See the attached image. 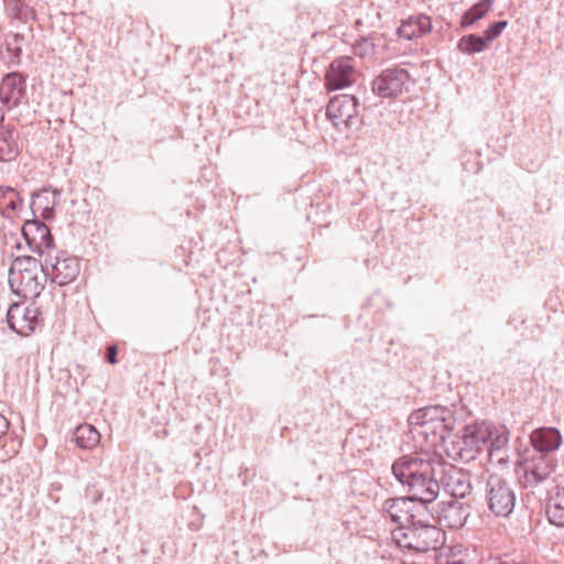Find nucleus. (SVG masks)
Instances as JSON below:
<instances>
[{
    "label": "nucleus",
    "instance_id": "412c9836",
    "mask_svg": "<svg viewBox=\"0 0 564 564\" xmlns=\"http://www.w3.org/2000/svg\"><path fill=\"white\" fill-rule=\"evenodd\" d=\"M432 30L431 19L427 15L420 14L416 17H410L398 29V33L401 37L412 40L421 37Z\"/></svg>",
    "mask_w": 564,
    "mask_h": 564
},
{
    "label": "nucleus",
    "instance_id": "c756f323",
    "mask_svg": "<svg viewBox=\"0 0 564 564\" xmlns=\"http://www.w3.org/2000/svg\"><path fill=\"white\" fill-rule=\"evenodd\" d=\"M507 25H508L507 20L497 21V22L492 23L491 25H489L484 32V39L486 40V43L496 40L502 33V31L507 28Z\"/></svg>",
    "mask_w": 564,
    "mask_h": 564
},
{
    "label": "nucleus",
    "instance_id": "2eb2a0df",
    "mask_svg": "<svg viewBox=\"0 0 564 564\" xmlns=\"http://www.w3.org/2000/svg\"><path fill=\"white\" fill-rule=\"evenodd\" d=\"M25 95V78L17 72L7 74L0 83V101L8 109L19 106Z\"/></svg>",
    "mask_w": 564,
    "mask_h": 564
},
{
    "label": "nucleus",
    "instance_id": "bb28decb",
    "mask_svg": "<svg viewBox=\"0 0 564 564\" xmlns=\"http://www.w3.org/2000/svg\"><path fill=\"white\" fill-rule=\"evenodd\" d=\"M7 10L12 14L15 19L19 20H29L34 19L35 12L33 8L30 6L32 0L28 2L25 0H3Z\"/></svg>",
    "mask_w": 564,
    "mask_h": 564
},
{
    "label": "nucleus",
    "instance_id": "9b49d317",
    "mask_svg": "<svg viewBox=\"0 0 564 564\" xmlns=\"http://www.w3.org/2000/svg\"><path fill=\"white\" fill-rule=\"evenodd\" d=\"M408 70L403 68H387L371 83L372 93L380 98H394L403 93L409 82Z\"/></svg>",
    "mask_w": 564,
    "mask_h": 564
},
{
    "label": "nucleus",
    "instance_id": "72a5a7b5",
    "mask_svg": "<svg viewBox=\"0 0 564 564\" xmlns=\"http://www.w3.org/2000/svg\"><path fill=\"white\" fill-rule=\"evenodd\" d=\"M436 564H465V562L455 557H446L438 558Z\"/></svg>",
    "mask_w": 564,
    "mask_h": 564
},
{
    "label": "nucleus",
    "instance_id": "7ed1b4c3",
    "mask_svg": "<svg viewBox=\"0 0 564 564\" xmlns=\"http://www.w3.org/2000/svg\"><path fill=\"white\" fill-rule=\"evenodd\" d=\"M46 280L42 261L31 256L15 258L9 270V284L12 292L24 299L37 297Z\"/></svg>",
    "mask_w": 564,
    "mask_h": 564
},
{
    "label": "nucleus",
    "instance_id": "1a4fd4ad",
    "mask_svg": "<svg viewBox=\"0 0 564 564\" xmlns=\"http://www.w3.org/2000/svg\"><path fill=\"white\" fill-rule=\"evenodd\" d=\"M438 491L441 488L454 498H465L471 492L470 475L440 458Z\"/></svg>",
    "mask_w": 564,
    "mask_h": 564
},
{
    "label": "nucleus",
    "instance_id": "a211bd4d",
    "mask_svg": "<svg viewBox=\"0 0 564 564\" xmlns=\"http://www.w3.org/2000/svg\"><path fill=\"white\" fill-rule=\"evenodd\" d=\"M544 511L549 522L555 527H564V488L557 485L547 487Z\"/></svg>",
    "mask_w": 564,
    "mask_h": 564
},
{
    "label": "nucleus",
    "instance_id": "f03ea898",
    "mask_svg": "<svg viewBox=\"0 0 564 564\" xmlns=\"http://www.w3.org/2000/svg\"><path fill=\"white\" fill-rule=\"evenodd\" d=\"M455 409L443 405L421 408L409 416L412 433L422 436L429 447L435 448L444 444L457 424Z\"/></svg>",
    "mask_w": 564,
    "mask_h": 564
},
{
    "label": "nucleus",
    "instance_id": "393cba45",
    "mask_svg": "<svg viewBox=\"0 0 564 564\" xmlns=\"http://www.w3.org/2000/svg\"><path fill=\"white\" fill-rule=\"evenodd\" d=\"M56 204V193L43 191L33 197L32 206L36 210H41L44 219H50L54 214V205Z\"/></svg>",
    "mask_w": 564,
    "mask_h": 564
},
{
    "label": "nucleus",
    "instance_id": "4468645a",
    "mask_svg": "<svg viewBox=\"0 0 564 564\" xmlns=\"http://www.w3.org/2000/svg\"><path fill=\"white\" fill-rule=\"evenodd\" d=\"M356 79L354 59L349 56L335 58L325 75V87L328 90H338L350 86Z\"/></svg>",
    "mask_w": 564,
    "mask_h": 564
},
{
    "label": "nucleus",
    "instance_id": "20e7f679",
    "mask_svg": "<svg viewBox=\"0 0 564 564\" xmlns=\"http://www.w3.org/2000/svg\"><path fill=\"white\" fill-rule=\"evenodd\" d=\"M392 539L400 547L424 553L442 546L445 533L435 525L411 521L392 530Z\"/></svg>",
    "mask_w": 564,
    "mask_h": 564
},
{
    "label": "nucleus",
    "instance_id": "4be33fe9",
    "mask_svg": "<svg viewBox=\"0 0 564 564\" xmlns=\"http://www.w3.org/2000/svg\"><path fill=\"white\" fill-rule=\"evenodd\" d=\"M22 207L20 194L10 186H0V212L8 217L14 215Z\"/></svg>",
    "mask_w": 564,
    "mask_h": 564
},
{
    "label": "nucleus",
    "instance_id": "f3484780",
    "mask_svg": "<svg viewBox=\"0 0 564 564\" xmlns=\"http://www.w3.org/2000/svg\"><path fill=\"white\" fill-rule=\"evenodd\" d=\"M470 516V505L452 499L441 503L438 511V521L451 529H460L465 525Z\"/></svg>",
    "mask_w": 564,
    "mask_h": 564
},
{
    "label": "nucleus",
    "instance_id": "dca6fc26",
    "mask_svg": "<svg viewBox=\"0 0 564 564\" xmlns=\"http://www.w3.org/2000/svg\"><path fill=\"white\" fill-rule=\"evenodd\" d=\"M563 443L561 432L556 427H539L531 432L530 444L535 454L553 456Z\"/></svg>",
    "mask_w": 564,
    "mask_h": 564
},
{
    "label": "nucleus",
    "instance_id": "39448f33",
    "mask_svg": "<svg viewBox=\"0 0 564 564\" xmlns=\"http://www.w3.org/2000/svg\"><path fill=\"white\" fill-rule=\"evenodd\" d=\"M485 501L494 516L507 518L512 513L517 501L512 484L499 475H489L485 485Z\"/></svg>",
    "mask_w": 564,
    "mask_h": 564
},
{
    "label": "nucleus",
    "instance_id": "cd10ccee",
    "mask_svg": "<svg viewBox=\"0 0 564 564\" xmlns=\"http://www.w3.org/2000/svg\"><path fill=\"white\" fill-rule=\"evenodd\" d=\"M486 47V40L476 34L464 35L457 43V48L465 54L480 53Z\"/></svg>",
    "mask_w": 564,
    "mask_h": 564
},
{
    "label": "nucleus",
    "instance_id": "5701e85b",
    "mask_svg": "<svg viewBox=\"0 0 564 564\" xmlns=\"http://www.w3.org/2000/svg\"><path fill=\"white\" fill-rule=\"evenodd\" d=\"M73 440L80 448H94L100 441L99 432L90 424L77 426L73 433Z\"/></svg>",
    "mask_w": 564,
    "mask_h": 564
},
{
    "label": "nucleus",
    "instance_id": "2f4dec72",
    "mask_svg": "<svg viewBox=\"0 0 564 564\" xmlns=\"http://www.w3.org/2000/svg\"><path fill=\"white\" fill-rule=\"evenodd\" d=\"M117 355H118L117 346L110 345L107 347L106 359L109 364H111V365L117 364V361H118Z\"/></svg>",
    "mask_w": 564,
    "mask_h": 564
},
{
    "label": "nucleus",
    "instance_id": "0eeeda50",
    "mask_svg": "<svg viewBox=\"0 0 564 564\" xmlns=\"http://www.w3.org/2000/svg\"><path fill=\"white\" fill-rule=\"evenodd\" d=\"M42 268L46 279H51L53 283L59 286L73 282L80 271L79 260L66 252H57L55 256L50 253L42 261Z\"/></svg>",
    "mask_w": 564,
    "mask_h": 564
},
{
    "label": "nucleus",
    "instance_id": "9d476101",
    "mask_svg": "<svg viewBox=\"0 0 564 564\" xmlns=\"http://www.w3.org/2000/svg\"><path fill=\"white\" fill-rule=\"evenodd\" d=\"M22 236L30 250L40 257L55 251L54 238L50 228L40 220H28L22 226Z\"/></svg>",
    "mask_w": 564,
    "mask_h": 564
},
{
    "label": "nucleus",
    "instance_id": "f257e3e1",
    "mask_svg": "<svg viewBox=\"0 0 564 564\" xmlns=\"http://www.w3.org/2000/svg\"><path fill=\"white\" fill-rule=\"evenodd\" d=\"M392 474L406 490L410 500L422 503L434 501L438 496L440 457L402 456L392 465Z\"/></svg>",
    "mask_w": 564,
    "mask_h": 564
},
{
    "label": "nucleus",
    "instance_id": "473e14b6",
    "mask_svg": "<svg viewBox=\"0 0 564 564\" xmlns=\"http://www.w3.org/2000/svg\"><path fill=\"white\" fill-rule=\"evenodd\" d=\"M9 426L10 423L8 419L4 415L0 414V441L7 436Z\"/></svg>",
    "mask_w": 564,
    "mask_h": 564
},
{
    "label": "nucleus",
    "instance_id": "6ab92c4d",
    "mask_svg": "<svg viewBox=\"0 0 564 564\" xmlns=\"http://www.w3.org/2000/svg\"><path fill=\"white\" fill-rule=\"evenodd\" d=\"M491 435L488 440L487 451L490 459L496 458L498 463H507V446L509 443V431L506 426H496L490 423Z\"/></svg>",
    "mask_w": 564,
    "mask_h": 564
},
{
    "label": "nucleus",
    "instance_id": "ddd939ff",
    "mask_svg": "<svg viewBox=\"0 0 564 564\" xmlns=\"http://www.w3.org/2000/svg\"><path fill=\"white\" fill-rule=\"evenodd\" d=\"M491 430L489 422H477L467 424L460 437V455L466 459L474 458L482 447H486L490 438Z\"/></svg>",
    "mask_w": 564,
    "mask_h": 564
},
{
    "label": "nucleus",
    "instance_id": "423d86ee",
    "mask_svg": "<svg viewBox=\"0 0 564 564\" xmlns=\"http://www.w3.org/2000/svg\"><path fill=\"white\" fill-rule=\"evenodd\" d=\"M359 104L355 96L340 94L327 104L326 117L338 131L358 129L362 124Z\"/></svg>",
    "mask_w": 564,
    "mask_h": 564
},
{
    "label": "nucleus",
    "instance_id": "aec40b11",
    "mask_svg": "<svg viewBox=\"0 0 564 564\" xmlns=\"http://www.w3.org/2000/svg\"><path fill=\"white\" fill-rule=\"evenodd\" d=\"M21 149L18 130L0 126V161L11 162L15 160Z\"/></svg>",
    "mask_w": 564,
    "mask_h": 564
},
{
    "label": "nucleus",
    "instance_id": "7c9ffc66",
    "mask_svg": "<svg viewBox=\"0 0 564 564\" xmlns=\"http://www.w3.org/2000/svg\"><path fill=\"white\" fill-rule=\"evenodd\" d=\"M24 40L22 34L15 33L7 40V50L12 53V57L18 62L20 59L22 48L20 42Z\"/></svg>",
    "mask_w": 564,
    "mask_h": 564
},
{
    "label": "nucleus",
    "instance_id": "a878e982",
    "mask_svg": "<svg viewBox=\"0 0 564 564\" xmlns=\"http://www.w3.org/2000/svg\"><path fill=\"white\" fill-rule=\"evenodd\" d=\"M406 501L403 498H390L382 505V510L391 518L393 522L403 524V519L409 520L408 512H403Z\"/></svg>",
    "mask_w": 564,
    "mask_h": 564
},
{
    "label": "nucleus",
    "instance_id": "b1692460",
    "mask_svg": "<svg viewBox=\"0 0 564 564\" xmlns=\"http://www.w3.org/2000/svg\"><path fill=\"white\" fill-rule=\"evenodd\" d=\"M494 2L495 0H480L479 2L475 3L463 14L460 20L462 28H468L478 20L482 19L491 9Z\"/></svg>",
    "mask_w": 564,
    "mask_h": 564
},
{
    "label": "nucleus",
    "instance_id": "6e6552de",
    "mask_svg": "<svg viewBox=\"0 0 564 564\" xmlns=\"http://www.w3.org/2000/svg\"><path fill=\"white\" fill-rule=\"evenodd\" d=\"M556 469V460L553 456L534 454L524 463L523 486L535 489L540 486L555 485L552 475Z\"/></svg>",
    "mask_w": 564,
    "mask_h": 564
},
{
    "label": "nucleus",
    "instance_id": "f8f14e48",
    "mask_svg": "<svg viewBox=\"0 0 564 564\" xmlns=\"http://www.w3.org/2000/svg\"><path fill=\"white\" fill-rule=\"evenodd\" d=\"M41 311L34 305L13 303L7 312V323L17 334L28 336L41 323Z\"/></svg>",
    "mask_w": 564,
    "mask_h": 564
},
{
    "label": "nucleus",
    "instance_id": "c85d7f7f",
    "mask_svg": "<svg viewBox=\"0 0 564 564\" xmlns=\"http://www.w3.org/2000/svg\"><path fill=\"white\" fill-rule=\"evenodd\" d=\"M376 36H361L352 45V51L359 57H369L375 54L376 51Z\"/></svg>",
    "mask_w": 564,
    "mask_h": 564
}]
</instances>
